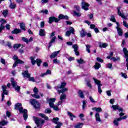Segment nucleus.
<instances>
[{"mask_svg":"<svg viewBox=\"0 0 128 128\" xmlns=\"http://www.w3.org/2000/svg\"><path fill=\"white\" fill-rule=\"evenodd\" d=\"M33 120L35 122V124L37 125V126L38 128L40 126V120L36 116H33Z\"/></svg>","mask_w":128,"mask_h":128,"instance_id":"dca6fc26","label":"nucleus"},{"mask_svg":"<svg viewBox=\"0 0 128 128\" xmlns=\"http://www.w3.org/2000/svg\"><path fill=\"white\" fill-rule=\"evenodd\" d=\"M116 28L117 30L118 36H122V34H124V32H122V28Z\"/></svg>","mask_w":128,"mask_h":128,"instance_id":"bb28decb","label":"nucleus"},{"mask_svg":"<svg viewBox=\"0 0 128 128\" xmlns=\"http://www.w3.org/2000/svg\"><path fill=\"white\" fill-rule=\"evenodd\" d=\"M39 34L40 36H46V30H44L40 29Z\"/></svg>","mask_w":128,"mask_h":128,"instance_id":"a878e982","label":"nucleus"},{"mask_svg":"<svg viewBox=\"0 0 128 128\" xmlns=\"http://www.w3.org/2000/svg\"><path fill=\"white\" fill-rule=\"evenodd\" d=\"M34 92L35 94H36L38 92V89L36 88V87L34 88Z\"/></svg>","mask_w":128,"mask_h":128,"instance_id":"052dcab7","label":"nucleus"},{"mask_svg":"<svg viewBox=\"0 0 128 128\" xmlns=\"http://www.w3.org/2000/svg\"><path fill=\"white\" fill-rule=\"evenodd\" d=\"M22 114H23L24 120H28V110L24 109V110L22 111Z\"/></svg>","mask_w":128,"mask_h":128,"instance_id":"ddd939ff","label":"nucleus"},{"mask_svg":"<svg viewBox=\"0 0 128 128\" xmlns=\"http://www.w3.org/2000/svg\"><path fill=\"white\" fill-rule=\"evenodd\" d=\"M95 118L96 120V122H102V120L100 119V114L96 113L95 114Z\"/></svg>","mask_w":128,"mask_h":128,"instance_id":"cd10ccee","label":"nucleus"},{"mask_svg":"<svg viewBox=\"0 0 128 128\" xmlns=\"http://www.w3.org/2000/svg\"><path fill=\"white\" fill-rule=\"evenodd\" d=\"M57 124V126H55V128H60V126H62V122H60V124L58 123V124Z\"/></svg>","mask_w":128,"mask_h":128,"instance_id":"680f3d73","label":"nucleus"},{"mask_svg":"<svg viewBox=\"0 0 128 128\" xmlns=\"http://www.w3.org/2000/svg\"><path fill=\"white\" fill-rule=\"evenodd\" d=\"M94 82L96 84V85L98 86V92L99 94H102V83H100V80H98V79H96L94 78Z\"/></svg>","mask_w":128,"mask_h":128,"instance_id":"39448f33","label":"nucleus"},{"mask_svg":"<svg viewBox=\"0 0 128 128\" xmlns=\"http://www.w3.org/2000/svg\"><path fill=\"white\" fill-rule=\"evenodd\" d=\"M86 34H88V32H86V30L84 28H82L80 32V36L81 38H84V36H86Z\"/></svg>","mask_w":128,"mask_h":128,"instance_id":"6ab92c4d","label":"nucleus"},{"mask_svg":"<svg viewBox=\"0 0 128 128\" xmlns=\"http://www.w3.org/2000/svg\"><path fill=\"white\" fill-rule=\"evenodd\" d=\"M66 98V94H62L60 96V100H64V98Z\"/></svg>","mask_w":128,"mask_h":128,"instance_id":"e433bc0d","label":"nucleus"},{"mask_svg":"<svg viewBox=\"0 0 128 128\" xmlns=\"http://www.w3.org/2000/svg\"><path fill=\"white\" fill-rule=\"evenodd\" d=\"M96 60L97 62H104V60L98 57Z\"/></svg>","mask_w":128,"mask_h":128,"instance_id":"6e6d98bb","label":"nucleus"},{"mask_svg":"<svg viewBox=\"0 0 128 128\" xmlns=\"http://www.w3.org/2000/svg\"><path fill=\"white\" fill-rule=\"evenodd\" d=\"M10 82L12 86H13V88H16V84H18V83L14 81V78H10Z\"/></svg>","mask_w":128,"mask_h":128,"instance_id":"412c9836","label":"nucleus"},{"mask_svg":"<svg viewBox=\"0 0 128 128\" xmlns=\"http://www.w3.org/2000/svg\"><path fill=\"white\" fill-rule=\"evenodd\" d=\"M72 48L74 49V52H76V50H78V45H73Z\"/></svg>","mask_w":128,"mask_h":128,"instance_id":"603ef678","label":"nucleus"},{"mask_svg":"<svg viewBox=\"0 0 128 128\" xmlns=\"http://www.w3.org/2000/svg\"><path fill=\"white\" fill-rule=\"evenodd\" d=\"M13 60H15V62H16L18 60V57L16 56V55H14L13 56Z\"/></svg>","mask_w":128,"mask_h":128,"instance_id":"69168bd1","label":"nucleus"},{"mask_svg":"<svg viewBox=\"0 0 128 128\" xmlns=\"http://www.w3.org/2000/svg\"><path fill=\"white\" fill-rule=\"evenodd\" d=\"M86 106V103L85 100L82 101V110H84Z\"/></svg>","mask_w":128,"mask_h":128,"instance_id":"13d9d810","label":"nucleus"},{"mask_svg":"<svg viewBox=\"0 0 128 128\" xmlns=\"http://www.w3.org/2000/svg\"><path fill=\"white\" fill-rule=\"evenodd\" d=\"M86 86L90 88H92V84H90V80H88L86 82Z\"/></svg>","mask_w":128,"mask_h":128,"instance_id":"49530a36","label":"nucleus"},{"mask_svg":"<svg viewBox=\"0 0 128 128\" xmlns=\"http://www.w3.org/2000/svg\"><path fill=\"white\" fill-rule=\"evenodd\" d=\"M7 124H8V121L3 120L0 122V126H6Z\"/></svg>","mask_w":128,"mask_h":128,"instance_id":"473e14b6","label":"nucleus"},{"mask_svg":"<svg viewBox=\"0 0 128 128\" xmlns=\"http://www.w3.org/2000/svg\"><path fill=\"white\" fill-rule=\"evenodd\" d=\"M123 52L124 54V58H126V66L127 68V70H128V49H126V48H123Z\"/></svg>","mask_w":128,"mask_h":128,"instance_id":"423d86ee","label":"nucleus"},{"mask_svg":"<svg viewBox=\"0 0 128 128\" xmlns=\"http://www.w3.org/2000/svg\"><path fill=\"white\" fill-rule=\"evenodd\" d=\"M40 116H41V118H44L45 120H49L48 117L46 116V115L42 114V113H40L38 114Z\"/></svg>","mask_w":128,"mask_h":128,"instance_id":"b1692460","label":"nucleus"},{"mask_svg":"<svg viewBox=\"0 0 128 128\" xmlns=\"http://www.w3.org/2000/svg\"><path fill=\"white\" fill-rule=\"evenodd\" d=\"M86 50L88 52L89 54L90 53V46L89 45H86Z\"/></svg>","mask_w":128,"mask_h":128,"instance_id":"e2e57ef3","label":"nucleus"},{"mask_svg":"<svg viewBox=\"0 0 128 128\" xmlns=\"http://www.w3.org/2000/svg\"><path fill=\"white\" fill-rule=\"evenodd\" d=\"M84 126V123L78 122L77 124L75 126L76 128H82Z\"/></svg>","mask_w":128,"mask_h":128,"instance_id":"f704fd0d","label":"nucleus"},{"mask_svg":"<svg viewBox=\"0 0 128 128\" xmlns=\"http://www.w3.org/2000/svg\"><path fill=\"white\" fill-rule=\"evenodd\" d=\"M16 7V4L11 3L10 6V8H12V10L14 9Z\"/></svg>","mask_w":128,"mask_h":128,"instance_id":"c03bdc74","label":"nucleus"},{"mask_svg":"<svg viewBox=\"0 0 128 128\" xmlns=\"http://www.w3.org/2000/svg\"><path fill=\"white\" fill-rule=\"evenodd\" d=\"M22 42H26L27 44H28V38H26V37H22Z\"/></svg>","mask_w":128,"mask_h":128,"instance_id":"ea45409f","label":"nucleus"},{"mask_svg":"<svg viewBox=\"0 0 128 128\" xmlns=\"http://www.w3.org/2000/svg\"><path fill=\"white\" fill-rule=\"evenodd\" d=\"M78 62L80 64H84L86 62L82 59V58H80L79 60H77Z\"/></svg>","mask_w":128,"mask_h":128,"instance_id":"79ce46f5","label":"nucleus"},{"mask_svg":"<svg viewBox=\"0 0 128 128\" xmlns=\"http://www.w3.org/2000/svg\"><path fill=\"white\" fill-rule=\"evenodd\" d=\"M0 22H2L1 24H6L7 22L6 20H4V18H2L0 20Z\"/></svg>","mask_w":128,"mask_h":128,"instance_id":"bf43d9fd","label":"nucleus"},{"mask_svg":"<svg viewBox=\"0 0 128 128\" xmlns=\"http://www.w3.org/2000/svg\"><path fill=\"white\" fill-rule=\"evenodd\" d=\"M108 44L106 43H102V44H100L99 46L101 48H106L108 46Z\"/></svg>","mask_w":128,"mask_h":128,"instance_id":"72a5a7b5","label":"nucleus"},{"mask_svg":"<svg viewBox=\"0 0 128 128\" xmlns=\"http://www.w3.org/2000/svg\"><path fill=\"white\" fill-rule=\"evenodd\" d=\"M70 30H68L66 32V36H70L72 34H74V28L70 26L69 28Z\"/></svg>","mask_w":128,"mask_h":128,"instance_id":"9d476101","label":"nucleus"},{"mask_svg":"<svg viewBox=\"0 0 128 128\" xmlns=\"http://www.w3.org/2000/svg\"><path fill=\"white\" fill-rule=\"evenodd\" d=\"M30 103L35 110H40V104L36 100L30 99Z\"/></svg>","mask_w":128,"mask_h":128,"instance_id":"f257e3e1","label":"nucleus"},{"mask_svg":"<svg viewBox=\"0 0 128 128\" xmlns=\"http://www.w3.org/2000/svg\"><path fill=\"white\" fill-rule=\"evenodd\" d=\"M110 22H116V18H114V15H112L111 16V18H110Z\"/></svg>","mask_w":128,"mask_h":128,"instance_id":"de8ad7c7","label":"nucleus"},{"mask_svg":"<svg viewBox=\"0 0 128 128\" xmlns=\"http://www.w3.org/2000/svg\"><path fill=\"white\" fill-rule=\"evenodd\" d=\"M60 20L58 18H56L54 16H50L48 19V23L50 24H52L53 22H58Z\"/></svg>","mask_w":128,"mask_h":128,"instance_id":"6e6552de","label":"nucleus"},{"mask_svg":"<svg viewBox=\"0 0 128 128\" xmlns=\"http://www.w3.org/2000/svg\"><path fill=\"white\" fill-rule=\"evenodd\" d=\"M20 32H22V30L16 28L12 31V34H20Z\"/></svg>","mask_w":128,"mask_h":128,"instance_id":"f3484780","label":"nucleus"},{"mask_svg":"<svg viewBox=\"0 0 128 128\" xmlns=\"http://www.w3.org/2000/svg\"><path fill=\"white\" fill-rule=\"evenodd\" d=\"M73 14H74L73 16H78V18H80V16H82L81 13L78 12L76 10L73 11Z\"/></svg>","mask_w":128,"mask_h":128,"instance_id":"c85d7f7f","label":"nucleus"},{"mask_svg":"<svg viewBox=\"0 0 128 128\" xmlns=\"http://www.w3.org/2000/svg\"><path fill=\"white\" fill-rule=\"evenodd\" d=\"M30 60H31V64L32 66H34V64H36L38 66H40V65L42 63V60L40 58H37L36 60H34V58L30 56Z\"/></svg>","mask_w":128,"mask_h":128,"instance_id":"7ed1b4c3","label":"nucleus"},{"mask_svg":"<svg viewBox=\"0 0 128 128\" xmlns=\"http://www.w3.org/2000/svg\"><path fill=\"white\" fill-rule=\"evenodd\" d=\"M22 104L21 103H16L14 105V110H18L20 114H22V111L24 110V108L22 107Z\"/></svg>","mask_w":128,"mask_h":128,"instance_id":"20e7f679","label":"nucleus"},{"mask_svg":"<svg viewBox=\"0 0 128 128\" xmlns=\"http://www.w3.org/2000/svg\"><path fill=\"white\" fill-rule=\"evenodd\" d=\"M24 78H28L29 82H36V80H34V78L30 77V74L28 73V70H26L24 72H22Z\"/></svg>","mask_w":128,"mask_h":128,"instance_id":"f03ea898","label":"nucleus"},{"mask_svg":"<svg viewBox=\"0 0 128 128\" xmlns=\"http://www.w3.org/2000/svg\"><path fill=\"white\" fill-rule=\"evenodd\" d=\"M68 116H69L70 117L71 120H74V118H76V116L74 115L72 112H68Z\"/></svg>","mask_w":128,"mask_h":128,"instance_id":"c756f323","label":"nucleus"},{"mask_svg":"<svg viewBox=\"0 0 128 128\" xmlns=\"http://www.w3.org/2000/svg\"><path fill=\"white\" fill-rule=\"evenodd\" d=\"M111 60H112L113 62H116V60H120V57H118L116 58V57H112Z\"/></svg>","mask_w":128,"mask_h":128,"instance_id":"8fccbe9b","label":"nucleus"},{"mask_svg":"<svg viewBox=\"0 0 128 128\" xmlns=\"http://www.w3.org/2000/svg\"><path fill=\"white\" fill-rule=\"evenodd\" d=\"M78 96L80 98H84V92H82V90H78L77 92Z\"/></svg>","mask_w":128,"mask_h":128,"instance_id":"2eb2a0df","label":"nucleus"},{"mask_svg":"<svg viewBox=\"0 0 128 128\" xmlns=\"http://www.w3.org/2000/svg\"><path fill=\"white\" fill-rule=\"evenodd\" d=\"M89 99L90 100V101L91 102H92L93 104H96V101H94V98H92V96H90L89 97Z\"/></svg>","mask_w":128,"mask_h":128,"instance_id":"4d7b16f0","label":"nucleus"},{"mask_svg":"<svg viewBox=\"0 0 128 128\" xmlns=\"http://www.w3.org/2000/svg\"><path fill=\"white\" fill-rule=\"evenodd\" d=\"M102 65H100V64L96 62L95 63V64L94 66V68L96 70H100V68H101Z\"/></svg>","mask_w":128,"mask_h":128,"instance_id":"5701e85b","label":"nucleus"},{"mask_svg":"<svg viewBox=\"0 0 128 128\" xmlns=\"http://www.w3.org/2000/svg\"><path fill=\"white\" fill-rule=\"evenodd\" d=\"M2 14L4 16V18H6L8 16V10H3Z\"/></svg>","mask_w":128,"mask_h":128,"instance_id":"7c9ffc66","label":"nucleus"},{"mask_svg":"<svg viewBox=\"0 0 128 128\" xmlns=\"http://www.w3.org/2000/svg\"><path fill=\"white\" fill-rule=\"evenodd\" d=\"M40 14H48V10H41L39 12Z\"/></svg>","mask_w":128,"mask_h":128,"instance_id":"58836bf2","label":"nucleus"},{"mask_svg":"<svg viewBox=\"0 0 128 128\" xmlns=\"http://www.w3.org/2000/svg\"><path fill=\"white\" fill-rule=\"evenodd\" d=\"M5 26L2 24L0 25V34L2 32V30H4Z\"/></svg>","mask_w":128,"mask_h":128,"instance_id":"3c124183","label":"nucleus"},{"mask_svg":"<svg viewBox=\"0 0 128 128\" xmlns=\"http://www.w3.org/2000/svg\"><path fill=\"white\" fill-rule=\"evenodd\" d=\"M56 36H54L52 37V38L51 39L50 41L48 43V48L50 49V46H52V44H54V42H56Z\"/></svg>","mask_w":128,"mask_h":128,"instance_id":"f8f14e48","label":"nucleus"},{"mask_svg":"<svg viewBox=\"0 0 128 128\" xmlns=\"http://www.w3.org/2000/svg\"><path fill=\"white\" fill-rule=\"evenodd\" d=\"M45 114H50L52 113V110H50V108H47L44 110Z\"/></svg>","mask_w":128,"mask_h":128,"instance_id":"a19ab883","label":"nucleus"},{"mask_svg":"<svg viewBox=\"0 0 128 128\" xmlns=\"http://www.w3.org/2000/svg\"><path fill=\"white\" fill-rule=\"evenodd\" d=\"M58 20H59V22H60V20H64V15L62 14H60L58 16Z\"/></svg>","mask_w":128,"mask_h":128,"instance_id":"37998d69","label":"nucleus"},{"mask_svg":"<svg viewBox=\"0 0 128 128\" xmlns=\"http://www.w3.org/2000/svg\"><path fill=\"white\" fill-rule=\"evenodd\" d=\"M92 110H96V114H98V112H102V109L98 107H95L92 108Z\"/></svg>","mask_w":128,"mask_h":128,"instance_id":"4be33fe9","label":"nucleus"},{"mask_svg":"<svg viewBox=\"0 0 128 128\" xmlns=\"http://www.w3.org/2000/svg\"><path fill=\"white\" fill-rule=\"evenodd\" d=\"M68 88H62L61 90H58V94H64V92H68Z\"/></svg>","mask_w":128,"mask_h":128,"instance_id":"2f4dec72","label":"nucleus"},{"mask_svg":"<svg viewBox=\"0 0 128 128\" xmlns=\"http://www.w3.org/2000/svg\"><path fill=\"white\" fill-rule=\"evenodd\" d=\"M56 98H51L50 100V102H52V103L56 102Z\"/></svg>","mask_w":128,"mask_h":128,"instance_id":"338daca9","label":"nucleus"},{"mask_svg":"<svg viewBox=\"0 0 128 128\" xmlns=\"http://www.w3.org/2000/svg\"><path fill=\"white\" fill-rule=\"evenodd\" d=\"M6 116H8V118H10V116H12V113L8 111H7L6 112Z\"/></svg>","mask_w":128,"mask_h":128,"instance_id":"0e129e2a","label":"nucleus"},{"mask_svg":"<svg viewBox=\"0 0 128 128\" xmlns=\"http://www.w3.org/2000/svg\"><path fill=\"white\" fill-rule=\"evenodd\" d=\"M123 26L126 28H128V24L126 21H123Z\"/></svg>","mask_w":128,"mask_h":128,"instance_id":"774afa93","label":"nucleus"},{"mask_svg":"<svg viewBox=\"0 0 128 128\" xmlns=\"http://www.w3.org/2000/svg\"><path fill=\"white\" fill-rule=\"evenodd\" d=\"M74 8H76V12H80V6H74Z\"/></svg>","mask_w":128,"mask_h":128,"instance_id":"5fc2aeb1","label":"nucleus"},{"mask_svg":"<svg viewBox=\"0 0 128 128\" xmlns=\"http://www.w3.org/2000/svg\"><path fill=\"white\" fill-rule=\"evenodd\" d=\"M82 10H88V6H90V4L88 3H86V2H82Z\"/></svg>","mask_w":128,"mask_h":128,"instance_id":"1a4fd4ad","label":"nucleus"},{"mask_svg":"<svg viewBox=\"0 0 128 128\" xmlns=\"http://www.w3.org/2000/svg\"><path fill=\"white\" fill-rule=\"evenodd\" d=\"M24 64V62L22 60H20V59H18V60L14 62V64H13V68H16L18 64Z\"/></svg>","mask_w":128,"mask_h":128,"instance_id":"9b49d317","label":"nucleus"},{"mask_svg":"<svg viewBox=\"0 0 128 128\" xmlns=\"http://www.w3.org/2000/svg\"><path fill=\"white\" fill-rule=\"evenodd\" d=\"M112 108H113L114 110H118V108H120V106L118 104L112 105Z\"/></svg>","mask_w":128,"mask_h":128,"instance_id":"c9c22d12","label":"nucleus"},{"mask_svg":"<svg viewBox=\"0 0 128 128\" xmlns=\"http://www.w3.org/2000/svg\"><path fill=\"white\" fill-rule=\"evenodd\" d=\"M60 50L56 51L52 53L51 55L50 56V58H54L56 56H58V54H60Z\"/></svg>","mask_w":128,"mask_h":128,"instance_id":"4468645a","label":"nucleus"},{"mask_svg":"<svg viewBox=\"0 0 128 128\" xmlns=\"http://www.w3.org/2000/svg\"><path fill=\"white\" fill-rule=\"evenodd\" d=\"M31 96H32L34 98L38 99V98H40V95H38V94H32Z\"/></svg>","mask_w":128,"mask_h":128,"instance_id":"a18cd8bd","label":"nucleus"},{"mask_svg":"<svg viewBox=\"0 0 128 128\" xmlns=\"http://www.w3.org/2000/svg\"><path fill=\"white\" fill-rule=\"evenodd\" d=\"M19 26H20L21 30H24V32H26V24H24V22H22L20 23Z\"/></svg>","mask_w":128,"mask_h":128,"instance_id":"a211bd4d","label":"nucleus"},{"mask_svg":"<svg viewBox=\"0 0 128 128\" xmlns=\"http://www.w3.org/2000/svg\"><path fill=\"white\" fill-rule=\"evenodd\" d=\"M66 86V82H61L60 88H64Z\"/></svg>","mask_w":128,"mask_h":128,"instance_id":"4c0bfd02","label":"nucleus"},{"mask_svg":"<svg viewBox=\"0 0 128 128\" xmlns=\"http://www.w3.org/2000/svg\"><path fill=\"white\" fill-rule=\"evenodd\" d=\"M122 120V117H120L119 118H116V120H114L113 122L114 126H118V122H120Z\"/></svg>","mask_w":128,"mask_h":128,"instance_id":"aec40b11","label":"nucleus"},{"mask_svg":"<svg viewBox=\"0 0 128 128\" xmlns=\"http://www.w3.org/2000/svg\"><path fill=\"white\" fill-rule=\"evenodd\" d=\"M22 46V44H16L13 46L14 48H19L20 46Z\"/></svg>","mask_w":128,"mask_h":128,"instance_id":"09e8293b","label":"nucleus"},{"mask_svg":"<svg viewBox=\"0 0 128 128\" xmlns=\"http://www.w3.org/2000/svg\"><path fill=\"white\" fill-rule=\"evenodd\" d=\"M121 76L122 78H128V74L126 73L121 72Z\"/></svg>","mask_w":128,"mask_h":128,"instance_id":"864d4df0","label":"nucleus"},{"mask_svg":"<svg viewBox=\"0 0 128 128\" xmlns=\"http://www.w3.org/2000/svg\"><path fill=\"white\" fill-rule=\"evenodd\" d=\"M122 8V7L119 6L117 8V10H118V15L119 16H121L123 20H128V17L124 16V13H122L120 12V9Z\"/></svg>","mask_w":128,"mask_h":128,"instance_id":"0eeeda50","label":"nucleus"},{"mask_svg":"<svg viewBox=\"0 0 128 128\" xmlns=\"http://www.w3.org/2000/svg\"><path fill=\"white\" fill-rule=\"evenodd\" d=\"M58 120H60V118H58L56 117V118H53L52 122H54V124H60V122H58Z\"/></svg>","mask_w":128,"mask_h":128,"instance_id":"393cba45","label":"nucleus"}]
</instances>
